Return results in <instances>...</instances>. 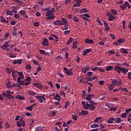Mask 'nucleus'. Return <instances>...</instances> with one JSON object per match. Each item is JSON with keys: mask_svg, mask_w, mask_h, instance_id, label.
Listing matches in <instances>:
<instances>
[{"mask_svg": "<svg viewBox=\"0 0 131 131\" xmlns=\"http://www.w3.org/2000/svg\"><path fill=\"white\" fill-rule=\"evenodd\" d=\"M112 83H114L115 85H121L122 83V80L121 79H114L112 81Z\"/></svg>", "mask_w": 131, "mask_h": 131, "instance_id": "1", "label": "nucleus"}, {"mask_svg": "<svg viewBox=\"0 0 131 131\" xmlns=\"http://www.w3.org/2000/svg\"><path fill=\"white\" fill-rule=\"evenodd\" d=\"M35 98L38 99V102L39 103H43V101H46V98H45L44 96H37Z\"/></svg>", "mask_w": 131, "mask_h": 131, "instance_id": "2", "label": "nucleus"}, {"mask_svg": "<svg viewBox=\"0 0 131 131\" xmlns=\"http://www.w3.org/2000/svg\"><path fill=\"white\" fill-rule=\"evenodd\" d=\"M55 11H56L55 10V8H52L51 10H49L47 12L46 16L47 17H49V16L52 15V14H54V13H55Z\"/></svg>", "mask_w": 131, "mask_h": 131, "instance_id": "3", "label": "nucleus"}, {"mask_svg": "<svg viewBox=\"0 0 131 131\" xmlns=\"http://www.w3.org/2000/svg\"><path fill=\"white\" fill-rule=\"evenodd\" d=\"M42 45L43 46H45V47H48L50 46V43H49V40H48V39L46 38H44L42 42Z\"/></svg>", "mask_w": 131, "mask_h": 131, "instance_id": "4", "label": "nucleus"}, {"mask_svg": "<svg viewBox=\"0 0 131 131\" xmlns=\"http://www.w3.org/2000/svg\"><path fill=\"white\" fill-rule=\"evenodd\" d=\"M94 97H95L94 94H88L87 97L85 98V100L89 102H91L92 101V99H93Z\"/></svg>", "mask_w": 131, "mask_h": 131, "instance_id": "5", "label": "nucleus"}, {"mask_svg": "<svg viewBox=\"0 0 131 131\" xmlns=\"http://www.w3.org/2000/svg\"><path fill=\"white\" fill-rule=\"evenodd\" d=\"M107 15L108 17V21H113V19H115V17L111 13L107 12Z\"/></svg>", "mask_w": 131, "mask_h": 131, "instance_id": "6", "label": "nucleus"}, {"mask_svg": "<svg viewBox=\"0 0 131 131\" xmlns=\"http://www.w3.org/2000/svg\"><path fill=\"white\" fill-rule=\"evenodd\" d=\"M53 24L54 25H56V26H58L59 25H64V24L62 23V21L59 20L54 21Z\"/></svg>", "mask_w": 131, "mask_h": 131, "instance_id": "7", "label": "nucleus"}, {"mask_svg": "<svg viewBox=\"0 0 131 131\" xmlns=\"http://www.w3.org/2000/svg\"><path fill=\"white\" fill-rule=\"evenodd\" d=\"M97 77L95 76L92 78H91V77H86L85 79L86 81H93V80H95V79H97Z\"/></svg>", "mask_w": 131, "mask_h": 131, "instance_id": "8", "label": "nucleus"}, {"mask_svg": "<svg viewBox=\"0 0 131 131\" xmlns=\"http://www.w3.org/2000/svg\"><path fill=\"white\" fill-rule=\"evenodd\" d=\"M82 105L84 109H90V104L86 103L84 101H82Z\"/></svg>", "mask_w": 131, "mask_h": 131, "instance_id": "9", "label": "nucleus"}, {"mask_svg": "<svg viewBox=\"0 0 131 131\" xmlns=\"http://www.w3.org/2000/svg\"><path fill=\"white\" fill-rule=\"evenodd\" d=\"M115 70H117L118 73H119V74H120L121 72V70H122V68L118 66H116L115 67Z\"/></svg>", "mask_w": 131, "mask_h": 131, "instance_id": "10", "label": "nucleus"}, {"mask_svg": "<svg viewBox=\"0 0 131 131\" xmlns=\"http://www.w3.org/2000/svg\"><path fill=\"white\" fill-rule=\"evenodd\" d=\"M33 85H34V86H35L37 89H39V90H41V89H42L43 88L42 85H40V84L38 83H33Z\"/></svg>", "mask_w": 131, "mask_h": 131, "instance_id": "11", "label": "nucleus"}, {"mask_svg": "<svg viewBox=\"0 0 131 131\" xmlns=\"http://www.w3.org/2000/svg\"><path fill=\"white\" fill-rule=\"evenodd\" d=\"M88 114H89V112L82 110L79 113V116H81V115L84 116L85 115H88Z\"/></svg>", "mask_w": 131, "mask_h": 131, "instance_id": "12", "label": "nucleus"}, {"mask_svg": "<svg viewBox=\"0 0 131 131\" xmlns=\"http://www.w3.org/2000/svg\"><path fill=\"white\" fill-rule=\"evenodd\" d=\"M28 95H30V96H33V97H34V96L37 95V93H35V92L31 90L28 91Z\"/></svg>", "mask_w": 131, "mask_h": 131, "instance_id": "13", "label": "nucleus"}, {"mask_svg": "<svg viewBox=\"0 0 131 131\" xmlns=\"http://www.w3.org/2000/svg\"><path fill=\"white\" fill-rule=\"evenodd\" d=\"M65 73L68 75V76H70L71 75H73V73L72 72V69H69Z\"/></svg>", "mask_w": 131, "mask_h": 131, "instance_id": "14", "label": "nucleus"}, {"mask_svg": "<svg viewBox=\"0 0 131 131\" xmlns=\"http://www.w3.org/2000/svg\"><path fill=\"white\" fill-rule=\"evenodd\" d=\"M126 5H128V2L127 1L125 2V4L121 5V9H122V10H125V9L126 8Z\"/></svg>", "mask_w": 131, "mask_h": 131, "instance_id": "15", "label": "nucleus"}, {"mask_svg": "<svg viewBox=\"0 0 131 131\" xmlns=\"http://www.w3.org/2000/svg\"><path fill=\"white\" fill-rule=\"evenodd\" d=\"M120 52L121 53H122V54H128V51H127V49L125 48L120 49Z\"/></svg>", "mask_w": 131, "mask_h": 131, "instance_id": "16", "label": "nucleus"}, {"mask_svg": "<svg viewBox=\"0 0 131 131\" xmlns=\"http://www.w3.org/2000/svg\"><path fill=\"white\" fill-rule=\"evenodd\" d=\"M114 121L116 123H121V118H114Z\"/></svg>", "mask_w": 131, "mask_h": 131, "instance_id": "17", "label": "nucleus"}, {"mask_svg": "<svg viewBox=\"0 0 131 131\" xmlns=\"http://www.w3.org/2000/svg\"><path fill=\"white\" fill-rule=\"evenodd\" d=\"M89 69H90V67H85L82 69V72H83V73H86V72L89 71Z\"/></svg>", "mask_w": 131, "mask_h": 131, "instance_id": "18", "label": "nucleus"}, {"mask_svg": "<svg viewBox=\"0 0 131 131\" xmlns=\"http://www.w3.org/2000/svg\"><path fill=\"white\" fill-rule=\"evenodd\" d=\"M17 73H18V71H13L11 72V76L13 78H16V75H17Z\"/></svg>", "mask_w": 131, "mask_h": 131, "instance_id": "19", "label": "nucleus"}, {"mask_svg": "<svg viewBox=\"0 0 131 131\" xmlns=\"http://www.w3.org/2000/svg\"><path fill=\"white\" fill-rule=\"evenodd\" d=\"M22 63V59H16L13 61V64H21Z\"/></svg>", "mask_w": 131, "mask_h": 131, "instance_id": "20", "label": "nucleus"}, {"mask_svg": "<svg viewBox=\"0 0 131 131\" xmlns=\"http://www.w3.org/2000/svg\"><path fill=\"white\" fill-rule=\"evenodd\" d=\"M86 12H88V9H86V8H83L80 10L79 14H82L83 13H86Z\"/></svg>", "mask_w": 131, "mask_h": 131, "instance_id": "21", "label": "nucleus"}, {"mask_svg": "<svg viewBox=\"0 0 131 131\" xmlns=\"http://www.w3.org/2000/svg\"><path fill=\"white\" fill-rule=\"evenodd\" d=\"M51 36L54 37V38L55 39V41H54V42H58V41H59V38L58 37V36L55 35V34H52Z\"/></svg>", "mask_w": 131, "mask_h": 131, "instance_id": "22", "label": "nucleus"}, {"mask_svg": "<svg viewBox=\"0 0 131 131\" xmlns=\"http://www.w3.org/2000/svg\"><path fill=\"white\" fill-rule=\"evenodd\" d=\"M54 100H56V101H61V98L58 95V94H56V96L54 98Z\"/></svg>", "mask_w": 131, "mask_h": 131, "instance_id": "23", "label": "nucleus"}, {"mask_svg": "<svg viewBox=\"0 0 131 131\" xmlns=\"http://www.w3.org/2000/svg\"><path fill=\"white\" fill-rule=\"evenodd\" d=\"M15 99H18V100H25V98H24V97L23 96H21L19 95H18L16 96Z\"/></svg>", "mask_w": 131, "mask_h": 131, "instance_id": "24", "label": "nucleus"}, {"mask_svg": "<svg viewBox=\"0 0 131 131\" xmlns=\"http://www.w3.org/2000/svg\"><path fill=\"white\" fill-rule=\"evenodd\" d=\"M55 17L54 16V15H50L47 16V20H54V19H55Z\"/></svg>", "mask_w": 131, "mask_h": 131, "instance_id": "25", "label": "nucleus"}, {"mask_svg": "<svg viewBox=\"0 0 131 131\" xmlns=\"http://www.w3.org/2000/svg\"><path fill=\"white\" fill-rule=\"evenodd\" d=\"M99 126H100V125L98 124H93L90 126V127H91V128H97V127H99Z\"/></svg>", "mask_w": 131, "mask_h": 131, "instance_id": "26", "label": "nucleus"}, {"mask_svg": "<svg viewBox=\"0 0 131 131\" xmlns=\"http://www.w3.org/2000/svg\"><path fill=\"white\" fill-rule=\"evenodd\" d=\"M121 72H122L123 73V74H124V75H125V74H126V73L128 72V70L122 68V69L121 70Z\"/></svg>", "mask_w": 131, "mask_h": 131, "instance_id": "27", "label": "nucleus"}, {"mask_svg": "<svg viewBox=\"0 0 131 131\" xmlns=\"http://www.w3.org/2000/svg\"><path fill=\"white\" fill-rule=\"evenodd\" d=\"M19 121H20V123L21 124V125H23V127H24V126H25V125H26V124L25 123V121H24L23 119L20 118L19 119Z\"/></svg>", "mask_w": 131, "mask_h": 131, "instance_id": "28", "label": "nucleus"}, {"mask_svg": "<svg viewBox=\"0 0 131 131\" xmlns=\"http://www.w3.org/2000/svg\"><path fill=\"white\" fill-rule=\"evenodd\" d=\"M85 42L86 43H94V40L93 39H86Z\"/></svg>", "mask_w": 131, "mask_h": 131, "instance_id": "29", "label": "nucleus"}, {"mask_svg": "<svg viewBox=\"0 0 131 131\" xmlns=\"http://www.w3.org/2000/svg\"><path fill=\"white\" fill-rule=\"evenodd\" d=\"M112 69H113V67L112 66H108L106 67L105 70L106 71H111Z\"/></svg>", "mask_w": 131, "mask_h": 131, "instance_id": "30", "label": "nucleus"}, {"mask_svg": "<svg viewBox=\"0 0 131 131\" xmlns=\"http://www.w3.org/2000/svg\"><path fill=\"white\" fill-rule=\"evenodd\" d=\"M95 108H96V106L95 105L90 104L89 105L90 110H92L93 111H95Z\"/></svg>", "mask_w": 131, "mask_h": 131, "instance_id": "31", "label": "nucleus"}, {"mask_svg": "<svg viewBox=\"0 0 131 131\" xmlns=\"http://www.w3.org/2000/svg\"><path fill=\"white\" fill-rule=\"evenodd\" d=\"M114 121V118H111L107 120V123H113Z\"/></svg>", "mask_w": 131, "mask_h": 131, "instance_id": "32", "label": "nucleus"}, {"mask_svg": "<svg viewBox=\"0 0 131 131\" xmlns=\"http://www.w3.org/2000/svg\"><path fill=\"white\" fill-rule=\"evenodd\" d=\"M17 73L18 74V76L21 77L23 78H24V74L22 72H17Z\"/></svg>", "mask_w": 131, "mask_h": 131, "instance_id": "33", "label": "nucleus"}, {"mask_svg": "<svg viewBox=\"0 0 131 131\" xmlns=\"http://www.w3.org/2000/svg\"><path fill=\"white\" fill-rule=\"evenodd\" d=\"M0 18H1V21L2 23L6 22V18H5V17H4V16L3 15H2L0 17Z\"/></svg>", "mask_w": 131, "mask_h": 131, "instance_id": "34", "label": "nucleus"}, {"mask_svg": "<svg viewBox=\"0 0 131 131\" xmlns=\"http://www.w3.org/2000/svg\"><path fill=\"white\" fill-rule=\"evenodd\" d=\"M101 119H102V117H97L95 120H94V122H96V123H99L98 121H99V120Z\"/></svg>", "mask_w": 131, "mask_h": 131, "instance_id": "35", "label": "nucleus"}, {"mask_svg": "<svg viewBox=\"0 0 131 131\" xmlns=\"http://www.w3.org/2000/svg\"><path fill=\"white\" fill-rule=\"evenodd\" d=\"M72 48H73V49H76V48H77V42L74 41L73 42V45Z\"/></svg>", "mask_w": 131, "mask_h": 131, "instance_id": "36", "label": "nucleus"}, {"mask_svg": "<svg viewBox=\"0 0 131 131\" xmlns=\"http://www.w3.org/2000/svg\"><path fill=\"white\" fill-rule=\"evenodd\" d=\"M124 41H125V39H124L120 38V39H118V42H119V43H121L122 42H124Z\"/></svg>", "mask_w": 131, "mask_h": 131, "instance_id": "37", "label": "nucleus"}, {"mask_svg": "<svg viewBox=\"0 0 131 131\" xmlns=\"http://www.w3.org/2000/svg\"><path fill=\"white\" fill-rule=\"evenodd\" d=\"M73 20H74L75 22H76L77 23H78V22H79V19H78V18L76 16H74L73 17Z\"/></svg>", "mask_w": 131, "mask_h": 131, "instance_id": "38", "label": "nucleus"}, {"mask_svg": "<svg viewBox=\"0 0 131 131\" xmlns=\"http://www.w3.org/2000/svg\"><path fill=\"white\" fill-rule=\"evenodd\" d=\"M111 12L114 15H117L118 13L117 11H116L114 9H112L111 10Z\"/></svg>", "mask_w": 131, "mask_h": 131, "instance_id": "39", "label": "nucleus"}, {"mask_svg": "<svg viewBox=\"0 0 131 131\" xmlns=\"http://www.w3.org/2000/svg\"><path fill=\"white\" fill-rule=\"evenodd\" d=\"M6 70H7V73H9V74H11V73L12 72V69H11V68H6Z\"/></svg>", "mask_w": 131, "mask_h": 131, "instance_id": "40", "label": "nucleus"}, {"mask_svg": "<svg viewBox=\"0 0 131 131\" xmlns=\"http://www.w3.org/2000/svg\"><path fill=\"white\" fill-rule=\"evenodd\" d=\"M6 14L7 15H9V16H13V12H12L11 10H8L7 11H6Z\"/></svg>", "mask_w": 131, "mask_h": 131, "instance_id": "41", "label": "nucleus"}, {"mask_svg": "<svg viewBox=\"0 0 131 131\" xmlns=\"http://www.w3.org/2000/svg\"><path fill=\"white\" fill-rule=\"evenodd\" d=\"M11 8L13 9H12L13 13H17V8H16V7H15L14 6H12Z\"/></svg>", "mask_w": 131, "mask_h": 131, "instance_id": "42", "label": "nucleus"}, {"mask_svg": "<svg viewBox=\"0 0 131 131\" xmlns=\"http://www.w3.org/2000/svg\"><path fill=\"white\" fill-rule=\"evenodd\" d=\"M72 119L74 120V121H75L76 120H77V116L75 115H72Z\"/></svg>", "mask_w": 131, "mask_h": 131, "instance_id": "43", "label": "nucleus"}, {"mask_svg": "<svg viewBox=\"0 0 131 131\" xmlns=\"http://www.w3.org/2000/svg\"><path fill=\"white\" fill-rule=\"evenodd\" d=\"M71 42H72V38L70 37L68 41L67 42V45H70V43H71Z\"/></svg>", "mask_w": 131, "mask_h": 131, "instance_id": "44", "label": "nucleus"}, {"mask_svg": "<svg viewBox=\"0 0 131 131\" xmlns=\"http://www.w3.org/2000/svg\"><path fill=\"white\" fill-rule=\"evenodd\" d=\"M11 81H8V83L6 84V86L7 88V89H10V86H11Z\"/></svg>", "mask_w": 131, "mask_h": 131, "instance_id": "45", "label": "nucleus"}, {"mask_svg": "<svg viewBox=\"0 0 131 131\" xmlns=\"http://www.w3.org/2000/svg\"><path fill=\"white\" fill-rule=\"evenodd\" d=\"M122 24H123V28L124 29H126V28L125 27V24H126V21L125 20H123Z\"/></svg>", "mask_w": 131, "mask_h": 131, "instance_id": "46", "label": "nucleus"}, {"mask_svg": "<svg viewBox=\"0 0 131 131\" xmlns=\"http://www.w3.org/2000/svg\"><path fill=\"white\" fill-rule=\"evenodd\" d=\"M24 78L22 77H18L16 81L17 82H20V81H21V80H22V79H23Z\"/></svg>", "mask_w": 131, "mask_h": 131, "instance_id": "47", "label": "nucleus"}, {"mask_svg": "<svg viewBox=\"0 0 131 131\" xmlns=\"http://www.w3.org/2000/svg\"><path fill=\"white\" fill-rule=\"evenodd\" d=\"M80 3H77L75 4L74 5H73V7H74V8L76 7H80Z\"/></svg>", "mask_w": 131, "mask_h": 131, "instance_id": "48", "label": "nucleus"}, {"mask_svg": "<svg viewBox=\"0 0 131 131\" xmlns=\"http://www.w3.org/2000/svg\"><path fill=\"white\" fill-rule=\"evenodd\" d=\"M41 126H39L36 128L35 131H41L42 130Z\"/></svg>", "mask_w": 131, "mask_h": 131, "instance_id": "49", "label": "nucleus"}, {"mask_svg": "<svg viewBox=\"0 0 131 131\" xmlns=\"http://www.w3.org/2000/svg\"><path fill=\"white\" fill-rule=\"evenodd\" d=\"M26 109H27V110H28V111H32V110H33V108H32V106H30L27 107Z\"/></svg>", "mask_w": 131, "mask_h": 131, "instance_id": "50", "label": "nucleus"}, {"mask_svg": "<svg viewBox=\"0 0 131 131\" xmlns=\"http://www.w3.org/2000/svg\"><path fill=\"white\" fill-rule=\"evenodd\" d=\"M88 77H91L93 75V72H89L87 73Z\"/></svg>", "mask_w": 131, "mask_h": 131, "instance_id": "51", "label": "nucleus"}, {"mask_svg": "<svg viewBox=\"0 0 131 131\" xmlns=\"http://www.w3.org/2000/svg\"><path fill=\"white\" fill-rule=\"evenodd\" d=\"M110 35L111 37H112V39H115V35H114V34L110 33Z\"/></svg>", "mask_w": 131, "mask_h": 131, "instance_id": "52", "label": "nucleus"}, {"mask_svg": "<svg viewBox=\"0 0 131 131\" xmlns=\"http://www.w3.org/2000/svg\"><path fill=\"white\" fill-rule=\"evenodd\" d=\"M99 84L100 85H104V84H105V81L104 80L99 81Z\"/></svg>", "mask_w": 131, "mask_h": 131, "instance_id": "53", "label": "nucleus"}, {"mask_svg": "<svg viewBox=\"0 0 131 131\" xmlns=\"http://www.w3.org/2000/svg\"><path fill=\"white\" fill-rule=\"evenodd\" d=\"M81 15L84 16V17H85L86 18H91V16H90V15H89L88 13L82 14Z\"/></svg>", "mask_w": 131, "mask_h": 131, "instance_id": "54", "label": "nucleus"}, {"mask_svg": "<svg viewBox=\"0 0 131 131\" xmlns=\"http://www.w3.org/2000/svg\"><path fill=\"white\" fill-rule=\"evenodd\" d=\"M90 105H93V106H94V105H97L96 102H95V101L91 100L90 102Z\"/></svg>", "mask_w": 131, "mask_h": 131, "instance_id": "55", "label": "nucleus"}, {"mask_svg": "<svg viewBox=\"0 0 131 131\" xmlns=\"http://www.w3.org/2000/svg\"><path fill=\"white\" fill-rule=\"evenodd\" d=\"M34 26H35V27H38L39 26V23L38 22H35L33 24Z\"/></svg>", "mask_w": 131, "mask_h": 131, "instance_id": "56", "label": "nucleus"}, {"mask_svg": "<svg viewBox=\"0 0 131 131\" xmlns=\"http://www.w3.org/2000/svg\"><path fill=\"white\" fill-rule=\"evenodd\" d=\"M127 116V114L126 113H123L121 116V117H122V118H125Z\"/></svg>", "mask_w": 131, "mask_h": 131, "instance_id": "57", "label": "nucleus"}, {"mask_svg": "<svg viewBox=\"0 0 131 131\" xmlns=\"http://www.w3.org/2000/svg\"><path fill=\"white\" fill-rule=\"evenodd\" d=\"M3 46L6 48H8V47H9V42L8 41L5 42V43L3 45Z\"/></svg>", "mask_w": 131, "mask_h": 131, "instance_id": "58", "label": "nucleus"}, {"mask_svg": "<svg viewBox=\"0 0 131 131\" xmlns=\"http://www.w3.org/2000/svg\"><path fill=\"white\" fill-rule=\"evenodd\" d=\"M14 18L15 19H18V18H20V15L17 13H15L14 15Z\"/></svg>", "mask_w": 131, "mask_h": 131, "instance_id": "59", "label": "nucleus"}, {"mask_svg": "<svg viewBox=\"0 0 131 131\" xmlns=\"http://www.w3.org/2000/svg\"><path fill=\"white\" fill-rule=\"evenodd\" d=\"M7 98H8V99H12V100H14V96H12L11 94L9 95H8Z\"/></svg>", "mask_w": 131, "mask_h": 131, "instance_id": "60", "label": "nucleus"}, {"mask_svg": "<svg viewBox=\"0 0 131 131\" xmlns=\"http://www.w3.org/2000/svg\"><path fill=\"white\" fill-rule=\"evenodd\" d=\"M117 110V108L113 107L110 108V111H116Z\"/></svg>", "mask_w": 131, "mask_h": 131, "instance_id": "61", "label": "nucleus"}, {"mask_svg": "<svg viewBox=\"0 0 131 131\" xmlns=\"http://www.w3.org/2000/svg\"><path fill=\"white\" fill-rule=\"evenodd\" d=\"M14 88H20V86H21V85H20V84H18V83H14Z\"/></svg>", "mask_w": 131, "mask_h": 131, "instance_id": "62", "label": "nucleus"}, {"mask_svg": "<svg viewBox=\"0 0 131 131\" xmlns=\"http://www.w3.org/2000/svg\"><path fill=\"white\" fill-rule=\"evenodd\" d=\"M20 14H21V15H25V14H26V12H25V11L24 10H20L19 11Z\"/></svg>", "mask_w": 131, "mask_h": 131, "instance_id": "63", "label": "nucleus"}, {"mask_svg": "<svg viewBox=\"0 0 131 131\" xmlns=\"http://www.w3.org/2000/svg\"><path fill=\"white\" fill-rule=\"evenodd\" d=\"M12 35L13 36H17V35H18V32H12Z\"/></svg>", "mask_w": 131, "mask_h": 131, "instance_id": "64", "label": "nucleus"}]
</instances>
